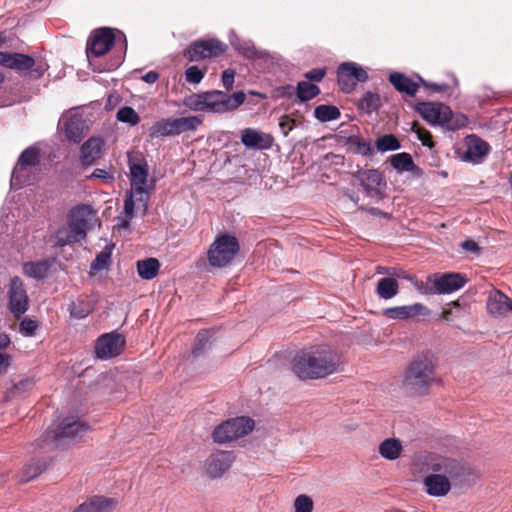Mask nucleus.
I'll return each mask as SVG.
<instances>
[{"label": "nucleus", "mask_w": 512, "mask_h": 512, "mask_svg": "<svg viewBox=\"0 0 512 512\" xmlns=\"http://www.w3.org/2000/svg\"><path fill=\"white\" fill-rule=\"evenodd\" d=\"M340 366V354L326 345L302 349L291 363L293 373L300 379L324 378L336 373Z\"/></svg>", "instance_id": "f257e3e1"}, {"label": "nucleus", "mask_w": 512, "mask_h": 512, "mask_svg": "<svg viewBox=\"0 0 512 512\" xmlns=\"http://www.w3.org/2000/svg\"><path fill=\"white\" fill-rule=\"evenodd\" d=\"M437 366V358L432 351L425 350L416 354L405 370L403 388L413 395L427 394L439 382Z\"/></svg>", "instance_id": "f03ea898"}, {"label": "nucleus", "mask_w": 512, "mask_h": 512, "mask_svg": "<svg viewBox=\"0 0 512 512\" xmlns=\"http://www.w3.org/2000/svg\"><path fill=\"white\" fill-rule=\"evenodd\" d=\"M246 99L242 91L232 95L220 90L194 93L184 98L183 105L191 111L223 114L237 109Z\"/></svg>", "instance_id": "7ed1b4c3"}, {"label": "nucleus", "mask_w": 512, "mask_h": 512, "mask_svg": "<svg viewBox=\"0 0 512 512\" xmlns=\"http://www.w3.org/2000/svg\"><path fill=\"white\" fill-rule=\"evenodd\" d=\"M431 469L445 475L455 486H470L477 479V474L468 463L454 458H439L431 464Z\"/></svg>", "instance_id": "20e7f679"}, {"label": "nucleus", "mask_w": 512, "mask_h": 512, "mask_svg": "<svg viewBox=\"0 0 512 512\" xmlns=\"http://www.w3.org/2000/svg\"><path fill=\"white\" fill-rule=\"evenodd\" d=\"M127 157L130 172V191H132L133 195H139L137 201L142 203L143 212L145 213L148 208V164L141 152H129Z\"/></svg>", "instance_id": "39448f33"}, {"label": "nucleus", "mask_w": 512, "mask_h": 512, "mask_svg": "<svg viewBox=\"0 0 512 512\" xmlns=\"http://www.w3.org/2000/svg\"><path fill=\"white\" fill-rule=\"evenodd\" d=\"M239 251L236 237L223 234L218 236L211 244L207 258L212 267L223 268L229 265Z\"/></svg>", "instance_id": "423d86ee"}, {"label": "nucleus", "mask_w": 512, "mask_h": 512, "mask_svg": "<svg viewBox=\"0 0 512 512\" xmlns=\"http://www.w3.org/2000/svg\"><path fill=\"white\" fill-rule=\"evenodd\" d=\"M0 66L15 70L19 74H28L33 79L43 76L44 64L36 63L29 55L22 53L0 52Z\"/></svg>", "instance_id": "0eeeda50"}, {"label": "nucleus", "mask_w": 512, "mask_h": 512, "mask_svg": "<svg viewBox=\"0 0 512 512\" xmlns=\"http://www.w3.org/2000/svg\"><path fill=\"white\" fill-rule=\"evenodd\" d=\"M39 163V150L35 147H29L25 149L15 165L12 176L11 186L15 189L22 187L23 185H29L32 183L31 171Z\"/></svg>", "instance_id": "6e6552de"}, {"label": "nucleus", "mask_w": 512, "mask_h": 512, "mask_svg": "<svg viewBox=\"0 0 512 512\" xmlns=\"http://www.w3.org/2000/svg\"><path fill=\"white\" fill-rule=\"evenodd\" d=\"M88 429L89 427L87 424L80 421L77 417L71 416L65 418L59 424L57 429L49 432V437H51L57 445H60L66 440L73 441L82 437L88 431Z\"/></svg>", "instance_id": "1a4fd4ad"}, {"label": "nucleus", "mask_w": 512, "mask_h": 512, "mask_svg": "<svg viewBox=\"0 0 512 512\" xmlns=\"http://www.w3.org/2000/svg\"><path fill=\"white\" fill-rule=\"evenodd\" d=\"M368 74L366 70L356 62H343L337 69V81L341 89L350 92L357 82H366Z\"/></svg>", "instance_id": "9d476101"}, {"label": "nucleus", "mask_w": 512, "mask_h": 512, "mask_svg": "<svg viewBox=\"0 0 512 512\" xmlns=\"http://www.w3.org/2000/svg\"><path fill=\"white\" fill-rule=\"evenodd\" d=\"M115 36L111 28H100L94 31L87 41L86 54L89 62L92 58L105 55L113 46Z\"/></svg>", "instance_id": "9b49d317"}, {"label": "nucleus", "mask_w": 512, "mask_h": 512, "mask_svg": "<svg viewBox=\"0 0 512 512\" xmlns=\"http://www.w3.org/2000/svg\"><path fill=\"white\" fill-rule=\"evenodd\" d=\"M489 152V144L475 134L466 136L463 150L461 148L458 149L461 160L473 164L481 163Z\"/></svg>", "instance_id": "f8f14e48"}, {"label": "nucleus", "mask_w": 512, "mask_h": 512, "mask_svg": "<svg viewBox=\"0 0 512 512\" xmlns=\"http://www.w3.org/2000/svg\"><path fill=\"white\" fill-rule=\"evenodd\" d=\"M226 46L217 39L200 40L192 43L185 50V57L191 61L196 62L202 59L216 57L224 53Z\"/></svg>", "instance_id": "ddd939ff"}, {"label": "nucleus", "mask_w": 512, "mask_h": 512, "mask_svg": "<svg viewBox=\"0 0 512 512\" xmlns=\"http://www.w3.org/2000/svg\"><path fill=\"white\" fill-rule=\"evenodd\" d=\"M8 306L10 312L17 318L24 315L29 308V297L23 281L17 276L13 277L9 283Z\"/></svg>", "instance_id": "4468645a"}, {"label": "nucleus", "mask_w": 512, "mask_h": 512, "mask_svg": "<svg viewBox=\"0 0 512 512\" xmlns=\"http://www.w3.org/2000/svg\"><path fill=\"white\" fill-rule=\"evenodd\" d=\"M59 124L62 126L67 139L74 143H79L88 129L85 120L77 110H70L63 114Z\"/></svg>", "instance_id": "2eb2a0df"}, {"label": "nucleus", "mask_w": 512, "mask_h": 512, "mask_svg": "<svg viewBox=\"0 0 512 512\" xmlns=\"http://www.w3.org/2000/svg\"><path fill=\"white\" fill-rule=\"evenodd\" d=\"M124 337L116 332L101 335L95 345L97 358L106 360L119 355L124 347Z\"/></svg>", "instance_id": "dca6fc26"}, {"label": "nucleus", "mask_w": 512, "mask_h": 512, "mask_svg": "<svg viewBox=\"0 0 512 512\" xmlns=\"http://www.w3.org/2000/svg\"><path fill=\"white\" fill-rule=\"evenodd\" d=\"M95 213L91 206L81 204L73 207L68 213V224L74 230L75 234L85 239L90 227V223Z\"/></svg>", "instance_id": "f3484780"}, {"label": "nucleus", "mask_w": 512, "mask_h": 512, "mask_svg": "<svg viewBox=\"0 0 512 512\" xmlns=\"http://www.w3.org/2000/svg\"><path fill=\"white\" fill-rule=\"evenodd\" d=\"M235 460L232 451L218 450L206 461V471L211 478H219L228 471Z\"/></svg>", "instance_id": "a211bd4d"}, {"label": "nucleus", "mask_w": 512, "mask_h": 512, "mask_svg": "<svg viewBox=\"0 0 512 512\" xmlns=\"http://www.w3.org/2000/svg\"><path fill=\"white\" fill-rule=\"evenodd\" d=\"M417 111L427 122L441 127H444L450 115V108L442 103L423 102L418 104Z\"/></svg>", "instance_id": "6ab92c4d"}, {"label": "nucleus", "mask_w": 512, "mask_h": 512, "mask_svg": "<svg viewBox=\"0 0 512 512\" xmlns=\"http://www.w3.org/2000/svg\"><path fill=\"white\" fill-rule=\"evenodd\" d=\"M354 177L360 182L368 196H377L381 187L385 186L381 172L376 169H359Z\"/></svg>", "instance_id": "aec40b11"}, {"label": "nucleus", "mask_w": 512, "mask_h": 512, "mask_svg": "<svg viewBox=\"0 0 512 512\" xmlns=\"http://www.w3.org/2000/svg\"><path fill=\"white\" fill-rule=\"evenodd\" d=\"M382 314L391 320H408L416 316H426L429 314L427 307L421 303H414L411 305L395 306L386 308Z\"/></svg>", "instance_id": "412c9836"}, {"label": "nucleus", "mask_w": 512, "mask_h": 512, "mask_svg": "<svg viewBox=\"0 0 512 512\" xmlns=\"http://www.w3.org/2000/svg\"><path fill=\"white\" fill-rule=\"evenodd\" d=\"M467 280L460 273H445L433 281V289L430 292L449 294L461 289Z\"/></svg>", "instance_id": "4be33fe9"}, {"label": "nucleus", "mask_w": 512, "mask_h": 512, "mask_svg": "<svg viewBox=\"0 0 512 512\" xmlns=\"http://www.w3.org/2000/svg\"><path fill=\"white\" fill-rule=\"evenodd\" d=\"M241 142L249 149L266 150L273 144V137L253 128H245L241 131Z\"/></svg>", "instance_id": "5701e85b"}, {"label": "nucleus", "mask_w": 512, "mask_h": 512, "mask_svg": "<svg viewBox=\"0 0 512 512\" xmlns=\"http://www.w3.org/2000/svg\"><path fill=\"white\" fill-rule=\"evenodd\" d=\"M425 491L428 495L433 497L446 496L451 490L450 480L440 472L430 474L423 480Z\"/></svg>", "instance_id": "b1692460"}, {"label": "nucleus", "mask_w": 512, "mask_h": 512, "mask_svg": "<svg viewBox=\"0 0 512 512\" xmlns=\"http://www.w3.org/2000/svg\"><path fill=\"white\" fill-rule=\"evenodd\" d=\"M487 310L494 316H505L512 312V300L499 290L491 291L487 299Z\"/></svg>", "instance_id": "393cba45"}, {"label": "nucleus", "mask_w": 512, "mask_h": 512, "mask_svg": "<svg viewBox=\"0 0 512 512\" xmlns=\"http://www.w3.org/2000/svg\"><path fill=\"white\" fill-rule=\"evenodd\" d=\"M115 504L113 499L103 496H94L79 505L74 512H110Z\"/></svg>", "instance_id": "a878e982"}, {"label": "nucleus", "mask_w": 512, "mask_h": 512, "mask_svg": "<svg viewBox=\"0 0 512 512\" xmlns=\"http://www.w3.org/2000/svg\"><path fill=\"white\" fill-rule=\"evenodd\" d=\"M102 140L91 137L81 146V162L85 166L92 165L100 157Z\"/></svg>", "instance_id": "bb28decb"}, {"label": "nucleus", "mask_w": 512, "mask_h": 512, "mask_svg": "<svg viewBox=\"0 0 512 512\" xmlns=\"http://www.w3.org/2000/svg\"><path fill=\"white\" fill-rule=\"evenodd\" d=\"M389 81L398 92L406 93L408 96H414L419 88L416 82L400 72L391 73Z\"/></svg>", "instance_id": "cd10ccee"}, {"label": "nucleus", "mask_w": 512, "mask_h": 512, "mask_svg": "<svg viewBox=\"0 0 512 512\" xmlns=\"http://www.w3.org/2000/svg\"><path fill=\"white\" fill-rule=\"evenodd\" d=\"M232 429L234 439H238L249 434L254 428V421L249 417H236L225 421Z\"/></svg>", "instance_id": "c85d7f7f"}, {"label": "nucleus", "mask_w": 512, "mask_h": 512, "mask_svg": "<svg viewBox=\"0 0 512 512\" xmlns=\"http://www.w3.org/2000/svg\"><path fill=\"white\" fill-rule=\"evenodd\" d=\"M52 238L54 239L55 247H64L83 240L80 235L75 234L69 225L59 227L52 235Z\"/></svg>", "instance_id": "c756f323"}, {"label": "nucleus", "mask_w": 512, "mask_h": 512, "mask_svg": "<svg viewBox=\"0 0 512 512\" xmlns=\"http://www.w3.org/2000/svg\"><path fill=\"white\" fill-rule=\"evenodd\" d=\"M178 135L175 118H165L155 122L150 128L151 137Z\"/></svg>", "instance_id": "7c9ffc66"}, {"label": "nucleus", "mask_w": 512, "mask_h": 512, "mask_svg": "<svg viewBox=\"0 0 512 512\" xmlns=\"http://www.w3.org/2000/svg\"><path fill=\"white\" fill-rule=\"evenodd\" d=\"M376 293L381 299H391L399 293V284L392 277L381 278L377 282Z\"/></svg>", "instance_id": "2f4dec72"}, {"label": "nucleus", "mask_w": 512, "mask_h": 512, "mask_svg": "<svg viewBox=\"0 0 512 512\" xmlns=\"http://www.w3.org/2000/svg\"><path fill=\"white\" fill-rule=\"evenodd\" d=\"M392 167L398 172H416L419 168L413 162L410 154L406 152L394 154L390 157Z\"/></svg>", "instance_id": "473e14b6"}, {"label": "nucleus", "mask_w": 512, "mask_h": 512, "mask_svg": "<svg viewBox=\"0 0 512 512\" xmlns=\"http://www.w3.org/2000/svg\"><path fill=\"white\" fill-rule=\"evenodd\" d=\"M402 451V445L397 438L385 439L379 445V454L387 460H396L399 458Z\"/></svg>", "instance_id": "72a5a7b5"}, {"label": "nucleus", "mask_w": 512, "mask_h": 512, "mask_svg": "<svg viewBox=\"0 0 512 512\" xmlns=\"http://www.w3.org/2000/svg\"><path fill=\"white\" fill-rule=\"evenodd\" d=\"M160 268L159 261L155 258H147L137 261L138 275L145 280H151L158 274Z\"/></svg>", "instance_id": "f704fd0d"}, {"label": "nucleus", "mask_w": 512, "mask_h": 512, "mask_svg": "<svg viewBox=\"0 0 512 512\" xmlns=\"http://www.w3.org/2000/svg\"><path fill=\"white\" fill-rule=\"evenodd\" d=\"M50 264L47 260L37 262H27L23 265V273L37 280L44 279L48 273Z\"/></svg>", "instance_id": "c9c22d12"}, {"label": "nucleus", "mask_w": 512, "mask_h": 512, "mask_svg": "<svg viewBox=\"0 0 512 512\" xmlns=\"http://www.w3.org/2000/svg\"><path fill=\"white\" fill-rule=\"evenodd\" d=\"M320 93V89L309 81H300L297 84L296 95L300 102H307Z\"/></svg>", "instance_id": "e433bc0d"}, {"label": "nucleus", "mask_w": 512, "mask_h": 512, "mask_svg": "<svg viewBox=\"0 0 512 512\" xmlns=\"http://www.w3.org/2000/svg\"><path fill=\"white\" fill-rule=\"evenodd\" d=\"M340 116V110L333 105H318L314 109V117L320 122L337 120Z\"/></svg>", "instance_id": "4c0bfd02"}, {"label": "nucleus", "mask_w": 512, "mask_h": 512, "mask_svg": "<svg viewBox=\"0 0 512 512\" xmlns=\"http://www.w3.org/2000/svg\"><path fill=\"white\" fill-rule=\"evenodd\" d=\"M175 121L178 135L184 132L195 131L202 124V118L199 116L175 118Z\"/></svg>", "instance_id": "58836bf2"}, {"label": "nucleus", "mask_w": 512, "mask_h": 512, "mask_svg": "<svg viewBox=\"0 0 512 512\" xmlns=\"http://www.w3.org/2000/svg\"><path fill=\"white\" fill-rule=\"evenodd\" d=\"M69 311L72 317L84 319L91 313L92 305L88 301L79 300L70 304Z\"/></svg>", "instance_id": "ea45409f"}, {"label": "nucleus", "mask_w": 512, "mask_h": 512, "mask_svg": "<svg viewBox=\"0 0 512 512\" xmlns=\"http://www.w3.org/2000/svg\"><path fill=\"white\" fill-rule=\"evenodd\" d=\"M376 148L380 152L395 151L400 148V142L394 135L387 134L376 140Z\"/></svg>", "instance_id": "a19ab883"}, {"label": "nucleus", "mask_w": 512, "mask_h": 512, "mask_svg": "<svg viewBox=\"0 0 512 512\" xmlns=\"http://www.w3.org/2000/svg\"><path fill=\"white\" fill-rule=\"evenodd\" d=\"M116 118L119 122L135 126L139 123L140 117L136 111L129 106H124L117 111Z\"/></svg>", "instance_id": "79ce46f5"}, {"label": "nucleus", "mask_w": 512, "mask_h": 512, "mask_svg": "<svg viewBox=\"0 0 512 512\" xmlns=\"http://www.w3.org/2000/svg\"><path fill=\"white\" fill-rule=\"evenodd\" d=\"M43 471L42 464L38 460H33L27 464L20 475V482H28L37 477Z\"/></svg>", "instance_id": "37998d69"}, {"label": "nucleus", "mask_w": 512, "mask_h": 512, "mask_svg": "<svg viewBox=\"0 0 512 512\" xmlns=\"http://www.w3.org/2000/svg\"><path fill=\"white\" fill-rule=\"evenodd\" d=\"M213 439L216 443L219 444H224L235 440L232 429L229 428V425H227L226 422H223L214 429Z\"/></svg>", "instance_id": "c03bdc74"}, {"label": "nucleus", "mask_w": 512, "mask_h": 512, "mask_svg": "<svg viewBox=\"0 0 512 512\" xmlns=\"http://www.w3.org/2000/svg\"><path fill=\"white\" fill-rule=\"evenodd\" d=\"M135 202L133 199L132 191H127L124 200V213L126 219L123 220L119 226L123 229H127L130 225V220L134 217Z\"/></svg>", "instance_id": "a18cd8bd"}, {"label": "nucleus", "mask_w": 512, "mask_h": 512, "mask_svg": "<svg viewBox=\"0 0 512 512\" xmlns=\"http://www.w3.org/2000/svg\"><path fill=\"white\" fill-rule=\"evenodd\" d=\"M380 98L376 93L367 92L360 99V108L371 112L377 110L379 106Z\"/></svg>", "instance_id": "49530a36"}, {"label": "nucleus", "mask_w": 512, "mask_h": 512, "mask_svg": "<svg viewBox=\"0 0 512 512\" xmlns=\"http://www.w3.org/2000/svg\"><path fill=\"white\" fill-rule=\"evenodd\" d=\"M468 123V118L463 114H454L450 110V115L447 117V123H445L444 128L448 130H457L464 127Z\"/></svg>", "instance_id": "de8ad7c7"}, {"label": "nucleus", "mask_w": 512, "mask_h": 512, "mask_svg": "<svg viewBox=\"0 0 512 512\" xmlns=\"http://www.w3.org/2000/svg\"><path fill=\"white\" fill-rule=\"evenodd\" d=\"M111 257V250L106 247L102 250L91 263V269L101 271L108 266Z\"/></svg>", "instance_id": "09e8293b"}, {"label": "nucleus", "mask_w": 512, "mask_h": 512, "mask_svg": "<svg viewBox=\"0 0 512 512\" xmlns=\"http://www.w3.org/2000/svg\"><path fill=\"white\" fill-rule=\"evenodd\" d=\"M209 338L210 336L208 331H201L197 334L192 350L194 356L201 355L207 349L209 345Z\"/></svg>", "instance_id": "8fccbe9b"}, {"label": "nucleus", "mask_w": 512, "mask_h": 512, "mask_svg": "<svg viewBox=\"0 0 512 512\" xmlns=\"http://www.w3.org/2000/svg\"><path fill=\"white\" fill-rule=\"evenodd\" d=\"M233 45L244 57L248 59H254L258 57V52L254 44L250 41H238Z\"/></svg>", "instance_id": "3c124183"}, {"label": "nucleus", "mask_w": 512, "mask_h": 512, "mask_svg": "<svg viewBox=\"0 0 512 512\" xmlns=\"http://www.w3.org/2000/svg\"><path fill=\"white\" fill-rule=\"evenodd\" d=\"M38 329V322L36 320L25 318L20 322L19 332L25 337H31Z\"/></svg>", "instance_id": "603ef678"}, {"label": "nucleus", "mask_w": 512, "mask_h": 512, "mask_svg": "<svg viewBox=\"0 0 512 512\" xmlns=\"http://www.w3.org/2000/svg\"><path fill=\"white\" fill-rule=\"evenodd\" d=\"M295 512H312L313 501L307 495H299L294 501Z\"/></svg>", "instance_id": "864d4df0"}, {"label": "nucleus", "mask_w": 512, "mask_h": 512, "mask_svg": "<svg viewBox=\"0 0 512 512\" xmlns=\"http://www.w3.org/2000/svg\"><path fill=\"white\" fill-rule=\"evenodd\" d=\"M204 75V72L197 66H190L185 71L186 81L192 84H199Z\"/></svg>", "instance_id": "5fc2aeb1"}, {"label": "nucleus", "mask_w": 512, "mask_h": 512, "mask_svg": "<svg viewBox=\"0 0 512 512\" xmlns=\"http://www.w3.org/2000/svg\"><path fill=\"white\" fill-rule=\"evenodd\" d=\"M350 143L355 146L356 152L361 155H370L372 154V147L368 142L360 139L359 137H351Z\"/></svg>", "instance_id": "6e6d98bb"}, {"label": "nucleus", "mask_w": 512, "mask_h": 512, "mask_svg": "<svg viewBox=\"0 0 512 512\" xmlns=\"http://www.w3.org/2000/svg\"><path fill=\"white\" fill-rule=\"evenodd\" d=\"M297 123V120L289 116H283L279 121V127L283 135L286 137L289 134V132L292 131L297 126Z\"/></svg>", "instance_id": "4d7b16f0"}, {"label": "nucleus", "mask_w": 512, "mask_h": 512, "mask_svg": "<svg viewBox=\"0 0 512 512\" xmlns=\"http://www.w3.org/2000/svg\"><path fill=\"white\" fill-rule=\"evenodd\" d=\"M234 79H235V71L234 70L226 69L223 71L221 80H222L223 87L227 91L232 89L233 84H234Z\"/></svg>", "instance_id": "13d9d810"}, {"label": "nucleus", "mask_w": 512, "mask_h": 512, "mask_svg": "<svg viewBox=\"0 0 512 512\" xmlns=\"http://www.w3.org/2000/svg\"><path fill=\"white\" fill-rule=\"evenodd\" d=\"M87 178H89V179L90 178L101 179V180H103L106 183L113 182V180H114V177H113V175L110 172H108L105 169H100V168L95 169L92 172V174L90 176H88Z\"/></svg>", "instance_id": "bf43d9fd"}, {"label": "nucleus", "mask_w": 512, "mask_h": 512, "mask_svg": "<svg viewBox=\"0 0 512 512\" xmlns=\"http://www.w3.org/2000/svg\"><path fill=\"white\" fill-rule=\"evenodd\" d=\"M326 75L325 68H315L305 73V78L309 81L320 82Z\"/></svg>", "instance_id": "052dcab7"}, {"label": "nucleus", "mask_w": 512, "mask_h": 512, "mask_svg": "<svg viewBox=\"0 0 512 512\" xmlns=\"http://www.w3.org/2000/svg\"><path fill=\"white\" fill-rule=\"evenodd\" d=\"M415 132L417 134L418 140L421 141L423 146H427L429 148L433 147V141L430 132L422 129H417Z\"/></svg>", "instance_id": "680f3d73"}, {"label": "nucleus", "mask_w": 512, "mask_h": 512, "mask_svg": "<svg viewBox=\"0 0 512 512\" xmlns=\"http://www.w3.org/2000/svg\"><path fill=\"white\" fill-rule=\"evenodd\" d=\"M11 364V357L6 353L0 352V373H5Z\"/></svg>", "instance_id": "e2e57ef3"}, {"label": "nucleus", "mask_w": 512, "mask_h": 512, "mask_svg": "<svg viewBox=\"0 0 512 512\" xmlns=\"http://www.w3.org/2000/svg\"><path fill=\"white\" fill-rule=\"evenodd\" d=\"M463 250L471 253H476L479 250L477 243L473 240H466L461 244Z\"/></svg>", "instance_id": "0e129e2a"}, {"label": "nucleus", "mask_w": 512, "mask_h": 512, "mask_svg": "<svg viewBox=\"0 0 512 512\" xmlns=\"http://www.w3.org/2000/svg\"><path fill=\"white\" fill-rule=\"evenodd\" d=\"M33 386V380L32 379H29V378H26V379H23L21 381H19L15 386H14V389L16 391H24L28 388H31Z\"/></svg>", "instance_id": "69168bd1"}, {"label": "nucleus", "mask_w": 512, "mask_h": 512, "mask_svg": "<svg viewBox=\"0 0 512 512\" xmlns=\"http://www.w3.org/2000/svg\"><path fill=\"white\" fill-rule=\"evenodd\" d=\"M158 78L159 75L155 71H149L142 77L143 81L149 84L155 83L158 80Z\"/></svg>", "instance_id": "338daca9"}, {"label": "nucleus", "mask_w": 512, "mask_h": 512, "mask_svg": "<svg viewBox=\"0 0 512 512\" xmlns=\"http://www.w3.org/2000/svg\"><path fill=\"white\" fill-rule=\"evenodd\" d=\"M11 341L7 334H0V350L7 348L10 345Z\"/></svg>", "instance_id": "774afa93"}]
</instances>
